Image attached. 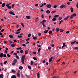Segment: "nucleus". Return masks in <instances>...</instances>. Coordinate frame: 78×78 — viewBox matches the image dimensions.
<instances>
[{
	"label": "nucleus",
	"instance_id": "1",
	"mask_svg": "<svg viewBox=\"0 0 78 78\" xmlns=\"http://www.w3.org/2000/svg\"><path fill=\"white\" fill-rule=\"evenodd\" d=\"M25 58V55H23L22 56L21 58V62L23 64H25V62H24Z\"/></svg>",
	"mask_w": 78,
	"mask_h": 78
},
{
	"label": "nucleus",
	"instance_id": "2",
	"mask_svg": "<svg viewBox=\"0 0 78 78\" xmlns=\"http://www.w3.org/2000/svg\"><path fill=\"white\" fill-rule=\"evenodd\" d=\"M21 28L19 29H18L17 30H16V32L15 33V34H19L20 33V32H18L20 31L21 30Z\"/></svg>",
	"mask_w": 78,
	"mask_h": 78
},
{
	"label": "nucleus",
	"instance_id": "3",
	"mask_svg": "<svg viewBox=\"0 0 78 78\" xmlns=\"http://www.w3.org/2000/svg\"><path fill=\"white\" fill-rule=\"evenodd\" d=\"M6 6L7 7V8L9 9H11V7L10 6H9V4H6Z\"/></svg>",
	"mask_w": 78,
	"mask_h": 78
},
{
	"label": "nucleus",
	"instance_id": "4",
	"mask_svg": "<svg viewBox=\"0 0 78 78\" xmlns=\"http://www.w3.org/2000/svg\"><path fill=\"white\" fill-rule=\"evenodd\" d=\"M9 14H12V15H14V16H15V13L13 12L10 11L9 12Z\"/></svg>",
	"mask_w": 78,
	"mask_h": 78
},
{
	"label": "nucleus",
	"instance_id": "5",
	"mask_svg": "<svg viewBox=\"0 0 78 78\" xmlns=\"http://www.w3.org/2000/svg\"><path fill=\"white\" fill-rule=\"evenodd\" d=\"M51 4H48L47 7L48 8H51Z\"/></svg>",
	"mask_w": 78,
	"mask_h": 78
},
{
	"label": "nucleus",
	"instance_id": "6",
	"mask_svg": "<svg viewBox=\"0 0 78 78\" xmlns=\"http://www.w3.org/2000/svg\"><path fill=\"white\" fill-rule=\"evenodd\" d=\"M13 62L16 64V63L17 62V60L16 59H14L13 60Z\"/></svg>",
	"mask_w": 78,
	"mask_h": 78
},
{
	"label": "nucleus",
	"instance_id": "7",
	"mask_svg": "<svg viewBox=\"0 0 78 78\" xmlns=\"http://www.w3.org/2000/svg\"><path fill=\"white\" fill-rule=\"evenodd\" d=\"M69 18V16H68L66 17L64 19V20H67Z\"/></svg>",
	"mask_w": 78,
	"mask_h": 78
},
{
	"label": "nucleus",
	"instance_id": "8",
	"mask_svg": "<svg viewBox=\"0 0 78 78\" xmlns=\"http://www.w3.org/2000/svg\"><path fill=\"white\" fill-rule=\"evenodd\" d=\"M3 53H1L0 54V58H3Z\"/></svg>",
	"mask_w": 78,
	"mask_h": 78
},
{
	"label": "nucleus",
	"instance_id": "9",
	"mask_svg": "<svg viewBox=\"0 0 78 78\" xmlns=\"http://www.w3.org/2000/svg\"><path fill=\"white\" fill-rule=\"evenodd\" d=\"M9 37H10V38H11V39H12V38H13L14 37H13V36L12 35V34H10L9 35Z\"/></svg>",
	"mask_w": 78,
	"mask_h": 78
},
{
	"label": "nucleus",
	"instance_id": "10",
	"mask_svg": "<svg viewBox=\"0 0 78 78\" xmlns=\"http://www.w3.org/2000/svg\"><path fill=\"white\" fill-rule=\"evenodd\" d=\"M11 78H16V76L15 75H12L11 77Z\"/></svg>",
	"mask_w": 78,
	"mask_h": 78
},
{
	"label": "nucleus",
	"instance_id": "11",
	"mask_svg": "<svg viewBox=\"0 0 78 78\" xmlns=\"http://www.w3.org/2000/svg\"><path fill=\"white\" fill-rule=\"evenodd\" d=\"M5 3H4L2 4V8H3L5 7Z\"/></svg>",
	"mask_w": 78,
	"mask_h": 78
},
{
	"label": "nucleus",
	"instance_id": "12",
	"mask_svg": "<svg viewBox=\"0 0 78 78\" xmlns=\"http://www.w3.org/2000/svg\"><path fill=\"white\" fill-rule=\"evenodd\" d=\"M26 18L28 19H31V17L30 16H26Z\"/></svg>",
	"mask_w": 78,
	"mask_h": 78
},
{
	"label": "nucleus",
	"instance_id": "13",
	"mask_svg": "<svg viewBox=\"0 0 78 78\" xmlns=\"http://www.w3.org/2000/svg\"><path fill=\"white\" fill-rule=\"evenodd\" d=\"M33 39L34 40H36V39H37V37H33Z\"/></svg>",
	"mask_w": 78,
	"mask_h": 78
},
{
	"label": "nucleus",
	"instance_id": "14",
	"mask_svg": "<svg viewBox=\"0 0 78 78\" xmlns=\"http://www.w3.org/2000/svg\"><path fill=\"white\" fill-rule=\"evenodd\" d=\"M65 47H66V48H67V46H66V45H63V46L62 47V49H64L65 48Z\"/></svg>",
	"mask_w": 78,
	"mask_h": 78
},
{
	"label": "nucleus",
	"instance_id": "15",
	"mask_svg": "<svg viewBox=\"0 0 78 78\" xmlns=\"http://www.w3.org/2000/svg\"><path fill=\"white\" fill-rule=\"evenodd\" d=\"M75 42H76V41H75L74 42H72L71 44V45H73V44H75Z\"/></svg>",
	"mask_w": 78,
	"mask_h": 78
},
{
	"label": "nucleus",
	"instance_id": "16",
	"mask_svg": "<svg viewBox=\"0 0 78 78\" xmlns=\"http://www.w3.org/2000/svg\"><path fill=\"white\" fill-rule=\"evenodd\" d=\"M70 10L72 12H73V9L72 7H71L70 8Z\"/></svg>",
	"mask_w": 78,
	"mask_h": 78
},
{
	"label": "nucleus",
	"instance_id": "17",
	"mask_svg": "<svg viewBox=\"0 0 78 78\" xmlns=\"http://www.w3.org/2000/svg\"><path fill=\"white\" fill-rule=\"evenodd\" d=\"M69 16V17L70 19H73V16H72V15H71V16Z\"/></svg>",
	"mask_w": 78,
	"mask_h": 78
},
{
	"label": "nucleus",
	"instance_id": "18",
	"mask_svg": "<svg viewBox=\"0 0 78 78\" xmlns=\"http://www.w3.org/2000/svg\"><path fill=\"white\" fill-rule=\"evenodd\" d=\"M46 13H47V14H49V13H50V11L49 10H47L46 11Z\"/></svg>",
	"mask_w": 78,
	"mask_h": 78
},
{
	"label": "nucleus",
	"instance_id": "19",
	"mask_svg": "<svg viewBox=\"0 0 78 78\" xmlns=\"http://www.w3.org/2000/svg\"><path fill=\"white\" fill-rule=\"evenodd\" d=\"M3 78V75L2 74H1L0 75V78Z\"/></svg>",
	"mask_w": 78,
	"mask_h": 78
},
{
	"label": "nucleus",
	"instance_id": "20",
	"mask_svg": "<svg viewBox=\"0 0 78 78\" xmlns=\"http://www.w3.org/2000/svg\"><path fill=\"white\" fill-rule=\"evenodd\" d=\"M19 68L20 70H22V69H23V67L22 66H20L19 67Z\"/></svg>",
	"mask_w": 78,
	"mask_h": 78
},
{
	"label": "nucleus",
	"instance_id": "21",
	"mask_svg": "<svg viewBox=\"0 0 78 78\" xmlns=\"http://www.w3.org/2000/svg\"><path fill=\"white\" fill-rule=\"evenodd\" d=\"M59 16V15H55L54 16V18H56Z\"/></svg>",
	"mask_w": 78,
	"mask_h": 78
},
{
	"label": "nucleus",
	"instance_id": "22",
	"mask_svg": "<svg viewBox=\"0 0 78 78\" xmlns=\"http://www.w3.org/2000/svg\"><path fill=\"white\" fill-rule=\"evenodd\" d=\"M28 50H26L25 51V55H27V54H28Z\"/></svg>",
	"mask_w": 78,
	"mask_h": 78
},
{
	"label": "nucleus",
	"instance_id": "23",
	"mask_svg": "<svg viewBox=\"0 0 78 78\" xmlns=\"http://www.w3.org/2000/svg\"><path fill=\"white\" fill-rule=\"evenodd\" d=\"M63 8H64V5L62 4L60 6V8H61V9H62Z\"/></svg>",
	"mask_w": 78,
	"mask_h": 78
},
{
	"label": "nucleus",
	"instance_id": "24",
	"mask_svg": "<svg viewBox=\"0 0 78 78\" xmlns=\"http://www.w3.org/2000/svg\"><path fill=\"white\" fill-rule=\"evenodd\" d=\"M72 16H73V17H75V16H76V13H73Z\"/></svg>",
	"mask_w": 78,
	"mask_h": 78
},
{
	"label": "nucleus",
	"instance_id": "25",
	"mask_svg": "<svg viewBox=\"0 0 78 78\" xmlns=\"http://www.w3.org/2000/svg\"><path fill=\"white\" fill-rule=\"evenodd\" d=\"M14 6H15V4H13L12 5V7H11L12 8H14Z\"/></svg>",
	"mask_w": 78,
	"mask_h": 78
},
{
	"label": "nucleus",
	"instance_id": "26",
	"mask_svg": "<svg viewBox=\"0 0 78 78\" xmlns=\"http://www.w3.org/2000/svg\"><path fill=\"white\" fill-rule=\"evenodd\" d=\"M48 31V30H45L44 31V33H47Z\"/></svg>",
	"mask_w": 78,
	"mask_h": 78
},
{
	"label": "nucleus",
	"instance_id": "27",
	"mask_svg": "<svg viewBox=\"0 0 78 78\" xmlns=\"http://www.w3.org/2000/svg\"><path fill=\"white\" fill-rule=\"evenodd\" d=\"M56 19L55 18H53L52 20V21L53 22H55V21H56Z\"/></svg>",
	"mask_w": 78,
	"mask_h": 78
},
{
	"label": "nucleus",
	"instance_id": "28",
	"mask_svg": "<svg viewBox=\"0 0 78 78\" xmlns=\"http://www.w3.org/2000/svg\"><path fill=\"white\" fill-rule=\"evenodd\" d=\"M20 24L21 25H22V27H24V25H23V23H20Z\"/></svg>",
	"mask_w": 78,
	"mask_h": 78
},
{
	"label": "nucleus",
	"instance_id": "29",
	"mask_svg": "<svg viewBox=\"0 0 78 78\" xmlns=\"http://www.w3.org/2000/svg\"><path fill=\"white\" fill-rule=\"evenodd\" d=\"M3 56L4 58H6V54H3Z\"/></svg>",
	"mask_w": 78,
	"mask_h": 78
},
{
	"label": "nucleus",
	"instance_id": "30",
	"mask_svg": "<svg viewBox=\"0 0 78 78\" xmlns=\"http://www.w3.org/2000/svg\"><path fill=\"white\" fill-rule=\"evenodd\" d=\"M11 46L12 47H15V44H11Z\"/></svg>",
	"mask_w": 78,
	"mask_h": 78
},
{
	"label": "nucleus",
	"instance_id": "31",
	"mask_svg": "<svg viewBox=\"0 0 78 78\" xmlns=\"http://www.w3.org/2000/svg\"><path fill=\"white\" fill-rule=\"evenodd\" d=\"M17 75L18 76V77H20V74H19V73H17Z\"/></svg>",
	"mask_w": 78,
	"mask_h": 78
},
{
	"label": "nucleus",
	"instance_id": "32",
	"mask_svg": "<svg viewBox=\"0 0 78 78\" xmlns=\"http://www.w3.org/2000/svg\"><path fill=\"white\" fill-rule=\"evenodd\" d=\"M37 78H39V73L38 72L37 73Z\"/></svg>",
	"mask_w": 78,
	"mask_h": 78
},
{
	"label": "nucleus",
	"instance_id": "33",
	"mask_svg": "<svg viewBox=\"0 0 78 78\" xmlns=\"http://www.w3.org/2000/svg\"><path fill=\"white\" fill-rule=\"evenodd\" d=\"M28 69H31V66H28Z\"/></svg>",
	"mask_w": 78,
	"mask_h": 78
},
{
	"label": "nucleus",
	"instance_id": "34",
	"mask_svg": "<svg viewBox=\"0 0 78 78\" xmlns=\"http://www.w3.org/2000/svg\"><path fill=\"white\" fill-rule=\"evenodd\" d=\"M18 37H19V38H21V37H22V36H21V35H18Z\"/></svg>",
	"mask_w": 78,
	"mask_h": 78
},
{
	"label": "nucleus",
	"instance_id": "35",
	"mask_svg": "<svg viewBox=\"0 0 78 78\" xmlns=\"http://www.w3.org/2000/svg\"><path fill=\"white\" fill-rule=\"evenodd\" d=\"M20 53H23V50H21L20 51Z\"/></svg>",
	"mask_w": 78,
	"mask_h": 78
},
{
	"label": "nucleus",
	"instance_id": "36",
	"mask_svg": "<svg viewBox=\"0 0 78 78\" xmlns=\"http://www.w3.org/2000/svg\"><path fill=\"white\" fill-rule=\"evenodd\" d=\"M16 58L18 59H19V56H18V55H16Z\"/></svg>",
	"mask_w": 78,
	"mask_h": 78
},
{
	"label": "nucleus",
	"instance_id": "37",
	"mask_svg": "<svg viewBox=\"0 0 78 78\" xmlns=\"http://www.w3.org/2000/svg\"><path fill=\"white\" fill-rule=\"evenodd\" d=\"M55 12H56V11H52L51 13V14H53L54 13H55Z\"/></svg>",
	"mask_w": 78,
	"mask_h": 78
},
{
	"label": "nucleus",
	"instance_id": "38",
	"mask_svg": "<svg viewBox=\"0 0 78 78\" xmlns=\"http://www.w3.org/2000/svg\"><path fill=\"white\" fill-rule=\"evenodd\" d=\"M51 33H52V31L50 30L49 32V34H51Z\"/></svg>",
	"mask_w": 78,
	"mask_h": 78
},
{
	"label": "nucleus",
	"instance_id": "39",
	"mask_svg": "<svg viewBox=\"0 0 78 78\" xmlns=\"http://www.w3.org/2000/svg\"><path fill=\"white\" fill-rule=\"evenodd\" d=\"M64 31V30H62V29H60V32L61 33L62 32H63Z\"/></svg>",
	"mask_w": 78,
	"mask_h": 78
},
{
	"label": "nucleus",
	"instance_id": "40",
	"mask_svg": "<svg viewBox=\"0 0 78 78\" xmlns=\"http://www.w3.org/2000/svg\"><path fill=\"white\" fill-rule=\"evenodd\" d=\"M31 62V64L32 66H33V61H31L30 62Z\"/></svg>",
	"mask_w": 78,
	"mask_h": 78
},
{
	"label": "nucleus",
	"instance_id": "41",
	"mask_svg": "<svg viewBox=\"0 0 78 78\" xmlns=\"http://www.w3.org/2000/svg\"><path fill=\"white\" fill-rule=\"evenodd\" d=\"M5 54H7V53H8V51L5 50Z\"/></svg>",
	"mask_w": 78,
	"mask_h": 78
},
{
	"label": "nucleus",
	"instance_id": "42",
	"mask_svg": "<svg viewBox=\"0 0 78 78\" xmlns=\"http://www.w3.org/2000/svg\"><path fill=\"white\" fill-rule=\"evenodd\" d=\"M33 59H34V60H35L36 61L37 60V58L35 57L33 58Z\"/></svg>",
	"mask_w": 78,
	"mask_h": 78
},
{
	"label": "nucleus",
	"instance_id": "43",
	"mask_svg": "<svg viewBox=\"0 0 78 78\" xmlns=\"http://www.w3.org/2000/svg\"><path fill=\"white\" fill-rule=\"evenodd\" d=\"M42 21L43 22V23H45V22H46V20H43Z\"/></svg>",
	"mask_w": 78,
	"mask_h": 78
},
{
	"label": "nucleus",
	"instance_id": "44",
	"mask_svg": "<svg viewBox=\"0 0 78 78\" xmlns=\"http://www.w3.org/2000/svg\"><path fill=\"white\" fill-rule=\"evenodd\" d=\"M7 41H5L4 42V44H7L6 43H7Z\"/></svg>",
	"mask_w": 78,
	"mask_h": 78
},
{
	"label": "nucleus",
	"instance_id": "45",
	"mask_svg": "<svg viewBox=\"0 0 78 78\" xmlns=\"http://www.w3.org/2000/svg\"><path fill=\"white\" fill-rule=\"evenodd\" d=\"M7 56L8 58H10V55H9V54H7Z\"/></svg>",
	"mask_w": 78,
	"mask_h": 78
},
{
	"label": "nucleus",
	"instance_id": "46",
	"mask_svg": "<svg viewBox=\"0 0 78 78\" xmlns=\"http://www.w3.org/2000/svg\"><path fill=\"white\" fill-rule=\"evenodd\" d=\"M62 22H63V20H62L60 21V23H59V25H60L61 24V23H62Z\"/></svg>",
	"mask_w": 78,
	"mask_h": 78
},
{
	"label": "nucleus",
	"instance_id": "47",
	"mask_svg": "<svg viewBox=\"0 0 78 78\" xmlns=\"http://www.w3.org/2000/svg\"><path fill=\"white\" fill-rule=\"evenodd\" d=\"M21 76L22 77V78H23V74H21Z\"/></svg>",
	"mask_w": 78,
	"mask_h": 78
},
{
	"label": "nucleus",
	"instance_id": "48",
	"mask_svg": "<svg viewBox=\"0 0 78 78\" xmlns=\"http://www.w3.org/2000/svg\"><path fill=\"white\" fill-rule=\"evenodd\" d=\"M13 53H14V51H12L10 52V55H12Z\"/></svg>",
	"mask_w": 78,
	"mask_h": 78
},
{
	"label": "nucleus",
	"instance_id": "49",
	"mask_svg": "<svg viewBox=\"0 0 78 78\" xmlns=\"http://www.w3.org/2000/svg\"><path fill=\"white\" fill-rule=\"evenodd\" d=\"M57 31H59V29L56 28V29Z\"/></svg>",
	"mask_w": 78,
	"mask_h": 78
},
{
	"label": "nucleus",
	"instance_id": "50",
	"mask_svg": "<svg viewBox=\"0 0 78 78\" xmlns=\"http://www.w3.org/2000/svg\"><path fill=\"white\" fill-rule=\"evenodd\" d=\"M48 50H50V49H51V47L50 46H49L48 47Z\"/></svg>",
	"mask_w": 78,
	"mask_h": 78
},
{
	"label": "nucleus",
	"instance_id": "51",
	"mask_svg": "<svg viewBox=\"0 0 78 78\" xmlns=\"http://www.w3.org/2000/svg\"><path fill=\"white\" fill-rule=\"evenodd\" d=\"M12 72H13V73H16V71L14 70H12Z\"/></svg>",
	"mask_w": 78,
	"mask_h": 78
},
{
	"label": "nucleus",
	"instance_id": "52",
	"mask_svg": "<svg viewBox=\"0 0 78 78\" xmlns=\"http://www.w3.org/2000/svg\"><path fill=\"white\" fill-rule=\"evenodd\" d=\"M4 30H5V29H2L1 30V32H3V31H4Z\"/></svg>",
	"mask_w": 78,
	"mask_h": 78
},
{
	"label": "nucleus",
	"instance_id": "53",
	"mask_svg": "<svg viewBox=\"0 0 78 78\" xmlns=\"http://www.w3.org/2000/svg\"><path fill=\"white\" fill-rule=\"evenodd\" d=\"M16 63H14V62H13V63H12V66H14V65H15V64H16Z\"/></svg>",
	"mask_w": 78,
	"mask_h": 78
},
{
	"label": "nucleus",
	"instance_id": "54",
	"mask_svg": "<svg viewBox=\"0 0 78 78\" xmlns=\"http://www.w3.org/2000/svg\"><path fill=\"white\" fill-rule=\"evenodd\" d=\"M6 63H7V61H5L4 62V64H6Z\"/></svg>",
	"mask_w": 78,
	"mask_h": 78
},
{
	"label": "nucleus",
	"instance_id": "55",
	"mask_svg": "<svg viewBox=\"0 0 78 78\" xmlns=\"http://www.w3.org/2000/svg\"><path fill=\"white\" fill-rule=\"evenodd\" d=\"M22 45L23 46V47H25V46H26V44H22Z\"/></svg>",
	"mask_w": 78,
	"mask_h": 78
},
{
	"label": "nucleus",
	"instance_id": "56",
	"mask_svg": "<svg viewBox=\"0 0 78 78\" xmlns=\"http://www.w3.org/2000/svg\"><path fill=\"white\" fill-rule=\"evenodd\" d=\"M62 19V17H59V18H58V20H61Z\"/></svg>",
	"mask_w": 78,
	"mask_h": 78
},
{
	"label": "nucleus",
	"instance_id": "57",
	"mask_svg": "<svg viewBox=\"0 0 78 78\" xmlns=\"http://www.w3.org/2000/svg\"><path fill=\"white\" fill-rule=\"evenodd\" d=\"M66 34H69V31H68L66 32Z\"/></svg>",
	"mask_w": 78,
	"mask_h": 78
},
{
	"label": "nucleus",
	"instance_id": "58",
	"mask_svg": "<svg viewBox=\"0 0 78 78\" xmlns=\"http://www.w3.org/2000/svg\"><path fill=\"white\" fill-rule=\"evenodd\" d=\"M67 4L68 5H70V2H67Z\"/></svg>",
	"mask_w": 78,
	"mask_h": 78
},
{
	"label": "nucleus",
	"instance_id": "59",
	"mask_svg": "<svg viewBox=\"0 0 78 78\" xmlns=\"http://www.w3.org/2000/svg\"><path fill=\"white\" fill-rule=\"evenodd\" d=\"M17 55V54L16 53H15L13 54V55H15V56Z\"/></svg>",
	"mask_w": 78,
	"mask_h": 78
},
{
	"label": "nucleus",
	"instance_id": "60",
	"mask_svg": "<svg viewBox=\"0 0 78 78\" xmlns=\"http://www.w3.org/2000/svg\"><path fill=\"white\" fill-rule=\"evenodd\" d=\"M31 36V34H28V37H30Z\"/></svg>",
	"mask_w": 78,
	"mask_h": 78
},
{
	"label": "nucleus",
	"instance_id": "61",
	"mask_svg": "<svg viewBox=\"0 0 78 78\" xmlns=\"http://www.w3.org/2000/svg\"><path fill=\"white\" fill-rule=\"evenodd\" d=\"M44 17V15L42 14L41 15V18H42V19H43Z\"/></svg>",
	"mask_w": 78,
	"mask_h": 78
},
{
	"label": "nucleus",
	"instance_id": "62",
	"mask_svg": "<svg viewBox=\"0 0 78 78\" xmlns=\"http://www.w3.org/2000/svg\"><path fill=\"white\" fill-rule=\"evenodd\" d=\"M43 6H44V4H42V5L40 6V7L41 8V7H43Z\"/></svg>",
	"mask_w": 78,
	"mask_h": 78
},
{
	"label": "nucleus",
	"instance_id": "63",
	"mask_svg": "<svg viewBox=\"0 0 78 78\" xmlns=\"http://www.w3.org/2000/svg\"><path fill=\"white\" fill-rule=\"evenodd\" d=\"M74 49H76V50H78V47H75Z\"/></svg>",
	"mask_w": 78,
	"mask_h": 78
},
{
	"label": "nucleus",
	"instance_id": "64",
	"mask_svg": "<svg viewBox=\"0 0 78 78\" xmlns=\"http://www.w3.org/2000/svg\"><path fill=\"white\" fill-rule=\"evenodd\" d=\"M52 61V60H51V59L50 58L49 59V62H51V61Z\"/></svg>",
	"mask_w": 78,
	"mask_h": 78
}]
</instances>
